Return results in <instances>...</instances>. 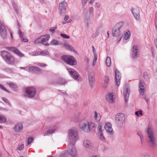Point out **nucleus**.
I'll return each mask as SVG.
<instances>
[{"mask_svg": "<svg viewBox=\"0 0 157 157\" xmlns=\"http://www.w3.org/2000/svg\"><path fill=\"white\" fill-rule=\"evenodd\" d=\"M69 144L74 145L78 140V132L75 128L70 129L68 131V136Z\"/></svg>", "mask_w": 157, "mask_h": 157, "instance_id": "1", "label": "nucleus"}, {"mask_svg": "<svg viewBox=\"0 0 157 157\" xmlns=\"http://www.w3.org/2000/svg\"><path fill=\"white\" fill-rule=\"evenodd\" d=\"M148 142L151 146L154 148L156 146V140L154 131L150 127H148L147 130Z\"/></svg>", "mask_w": 157, "mask_h": 157, "instance_id": "2", "label": "nucleus"}, {"mask_svg": "<svg viewBox=\"0 0 157 157\" xmlns=\"http://www.w3.org/2000/svg\"><path fill=\"white\" fill-rule=\"evenodd\" d=\"M36 91V89L32 87L25 88L23 90V95L25 97L32 98L35 96Z\"/></svg>", "mask_w": 157, "mask_h": 157, "instance_id": "3", "label": "nucleus"}, {"mask_svg": "<svg viewBox=\"0 0 157 157\" xmlns=\"http://www.w3.org/2000/svg\"><path fill=\"white\" fill-rule=\"evenodd\" d=\"M1 55L3 58L9 64H13L14 63V59L11 54L5 51H1Z\"/></svg>", "mask_w": 157, "mask_h": 157, "instance_id": "4", "label": "nucleus"}, {"mask_svg": "<svg viewBox=\"0 0 157 157\" xmlns=\"http://www.w3.org/2000/svg\"><path fill=\"white\" fill-rule=\"evenodd\" d=\"M123 25L122 22L117 24L113 28L112 34L113 36H116L122 35L121 34V27Z\"/></svg>", "mask_w": 157, "mask_h": 157, "instance_id": "5", "label": "nucleus"}, {"mask_svg": "<svg viewBox=\"0 0 157 157\" xmlns=\"http://www.w3.org/2000/svg\"><path fill=\"white\" fill-rule=\"evenodd\" d=\"M50 36V35L49 34H46L45 35L42 36L36 40L34 41V43L35 44L41 43L46 46H48L49 44L46 42L49 39Z\"/></svg>", "mask_w": 157, "mask_h": 157, "instance_id": "6", "label": "nucleus"}, {"mask_svg": "<svg viewBox=\"0 0 157 157\" xmlns=\"http://www.w3.org/2000/svg\"><path fill=\"white\" fill-rule=\"evenodd\" d=\"M125 119V115L123 113H118L115 116V121L116 124L118 126L123 125Z\"/></svg>", "mask_w": 157, "mask_h": 157, "instance_id": "7", "label": "nucleus"}, {"mask_svg": "<svg viewBox=\"0 0 157 157\" xmlns=\"http://www.w3.org/2000/svg\"><path fill=\"white\" fill-rule=\"evenodd\" d=\"M67 151V153L71 157H78L77 151L74 145L69 144Z\"/></svg>", "mask_w": 157, "mask_h": 157, "instance_id": "8", "label": "nucleus"}, {"mask_svg": "<svg viewBox=\"0 0 157 157\" xmlns=\"http://www.w3.org/2000/svg\"><path fill=\"white\" fill-rule=\"evenodd\" d=\"M62 59L65 62L70 65H75L77 63L75 59L72 56H64L62 57Z\"/></svg>", "mask_w": 157, "mask_h": 157, "instance_id": "9", "label": "nucleus"}, {"mask_svg": "<svg viewBox=\"0 0 157 157\" xmlns=\"http://www.w3.org/2000/svg\"><path fill=\"white\" fill-rule=\"evenodd\" d=\"M67 69L69 74L74 79L78 81L81 80V78L80 75L75 70L71 68H67Z\"/></svg>", "mask_w": 157, "mask_h": 157, "instance_id": "10", "label": "nucleus"}, {"mask_svg": "<svg viewBox=\"0 0 157 157\" xmlns=\"http://www.w3.org/2000/svg\"><path fill=\"white\" fill-rule=\"evenodd\" d=\"M67 6V3L65 1H63L59 3V8L60 14H63L66 13Z\"/></svg>", "mask_w": 157, "mask_h": 157, "instance_id": "11", "label": "nucleus"}, {"mask_svg": "<svg viewBox=\"0 0 157 157\" xmlns=\"http://www.w3.org/2000/svg\"><path fill=\"white\" fill-rule=\"evenodd\" d=\"M130 92V90L129 86L128 85H125L124 87L123 94L126 102H127L128 100Z\"/></svg>", "mask_w": 157, "mask_h": 157, "instance_id": "12", "label": "nucleus"}, {"mask_svg": "<svg viewBox=\"0 0 157 157\" xmlns=\"http://www.w3.org/2000/svg\"><path fill=\"white\" fill-rule=\"evenodd\" d=\"M139 50L138 47L134 46L131 50V57L133 59L137 58V56L139 54Z\"/></svg>", "mask_w": 157, "mask_h": 157, "instance_id": "13", "label": "nucleus"}, {"mask_svg": "<svg viewBox=\"0 0 157 157\" xmlns=\"http://www.w3.org/2000/svg\"><path fill=\"white\" fill-rule=\"evenodd\" d=\"M29 71L33 74H38L42 73L41 69L38 67L30 66L28 68Z\"/></svg>", "mask_w": 157, "mask_h": 157, "instance_id": "14", "label": "nucleus"}, {"mask_svg": "<svg viewBox=\"0 0 157 157\" xmlns=\"http://www.w3.org/2000/svg\"><path fill=\"white\" fill-rule=\"evenodd\" d=\"M140 10L139 8L136 7L132 9V12L134 18L137 20H139L140 18Z\"/></svg>", "mask_w": 157, "mask_h": 157, "instance_id": "15", "label": "nucleus"}, {"mask_svg": "<svg viewBox=\"0 0 157 157\" xmlns=\"http://www.w3.org/2000/svg\"><path fill=\"white\" fill-rule=\"evenodd\" d=\"M0 35L3 39H5L6 36L5 27L3 24L0 22Z\"/></svg>", "mask_w": 157, "mask_h": 157, "instance_id": "16", "label": "nucleus"}, {"mask_svg": "<svg viewBox=\"0 0 157 157\" xmlns=\"http://www.w3.org/2000/svg\"><path fill=\"white\" fill-rule=\"evenodd\" d=\"M88 78L89 84L91 87H92L95 85V78L94 76V74L93 73H90L88 75Z\"/></svg>", "mask_w": 157, "mask_h": 157, "instance_id": "17", "label": "nucleus"}, {"mask_svg": "<svg viewBox=\"0 0 157 157\" xmlns=\"http://www.w3.org/2000/svg\"><path fill=\"white\" fill-rule=\"evenodd\" d=\"M114 94L113 93H108L106 96V99L109 103H112L114 102Z\"/></svg>", "mask_w": 157, "mask_h": 157, "instance_id": "18", "label": "nucleus"}, {"mask_svg": "<svg viewBox=\"0 0 157 157\" xmlns=\"http://www.w3.org/2000/svg\"><path fill=\"white\" fill-rule=\"evenodd\" d=\"M7 49L13 52L17 55L19 57H22L24 56V55L21 53L18 50L14 47H9L6 48Z\"/></svg>", "mask_w": 157, "mask_h": 157, "instance_id": "19", "label": "nucleus"}, {"mask_svg": "<svg viewBox=\"0 0 157 157\" xmlns=\"http://www.w3.org/2000/svg\"><path fill=\"white\" fill-rule=\"evenodd\" d=\"M105 128L107 132L110 135H112L113 134V128L112 127V124L109 123H106L105 125Z\"/></svg>", "mask_w": 157, "mask_h": 157, "instance_id": "20", "label": "nucleus"}, {"mask_svg": "<svg viewBox=\"0 0 157 157\" xmlns=\"http://www.w3.org/2000/svg\"><path fill=\"white\" fill-rule=\"evenodd\" d=\"M116 83L117 86H119L120 84V80L121 79V76L120 72L116 69L115 71Z\"/></svg>", "mask_w": 157, "mask_h": 157, "instance_id": "21", "label": "nucleus"}, {"mask_svg": "<svg viewBox=\"0 0 157 157\" xmlns=\"http://www.w3.org/2000/svg\"><path fill=\"white\" fill-rule=\"evenodd\" d=\"M83 144L84 147L89 149H91L94 146L93 144L90 141L85 140L83 142Z\"/></svg>", "mask_w": 157, "mask_h": 157, "instance_id": "22", "label": "nucleus"}, {"mask_svg": "<svg viewBox=\"0 0 157 157\" xmlns=\"http://www.w3.org/2000/svg\"><path fill=\"white\" fill-rule=\"evenodd\" d=\"M144 83L142 81H140L139 84V92L141 95H143L144 94L145 89L144 86Z\"/></svg>", "mask_w": 157, "mask_h": 157, "instance_id": "23", "label": "nucleus"}, {"mask_svg": "<svg viewBox=\"0 0 157 157\" xmlns=\"http://www.w3.org/2000/svg\"><path fill=\"white\" fill-rule=\"evenodd\" d=\"M94 10L93 7L92 6L90 7L89 8V15L91 17L94 16ZM83 13L84 16H86L88 15L89 13L87 12L86 9H84L83 10Z\"/></svg>", "mask_w": 157, "mask_h": 157, "instance_id": "24", "label": "nucleus"}, {"mask_svg": "<svg viewBox=\"0 0 157 157\" xmlns=\"http://www.w3.org/2000/svg\"><path fill=\"white\" fill-rule=\"evenodd\" d=\"M19 29L18 30V34L19 35L20 38L21 39V41L22 42H26L28 41V40L26 38H23V33L21 32V26L18 24Z\"/></svg>", "mask_w": 157, "mask_h": 157, "instance_id": "25", "label": "nucleus"}, {"mask_svg": "<svg viewBox=\"0 0 157 157\" xmlns=\"http://www.w3.org/2000/svg\"><path fill=\"white\" fill-rule=\"evenodd\" d=\"M89 132L94 131L96 127V125L94 123L91 121L87 122Z\"/></svg>", "mask_w": 157, "mask_h": 157, "instance_id": "26", "label": "nucleus"}, {"mask_svg": "<svg viewBox=\"0 0 157 157\" xmlns=\"http://www.w3.org/2000/svg\"><path fill=\"white\" fill-rule=\"evenodd\" d=\"M15 131L16 132L21 131L23 129V126L21 123H19L16 124L14 128Z\"/></svg>", "mask_w": 157, "mask_h": 157, "instance_id": "27", "label": "nucleus"}, {"mask_svg": "<svg viewBox=\"0 0 157 157\" xmlns=\"http://www.w3.org/2000/svg\"><path fill=\"white\" fill-rule=\"evenodd\" d=\"M81 129L85 132H89L87 122L83 123L81 126Z\"/></svg>", "mask_w": 157, "mask_h": 157, "instance_id": "28", "label": "nucleus"}, {"mask_svg": "<svg viewBox=\"0 0 157 157\" xmlns=\"http://www.w3.org/2000/svg\"><path fill=\"white\" fill-rule=\"evenodd\" d=\"M94 117L95 121L97 122H98L100 120L101 117L99 113H97L95 111Z\"/></svg>", "mask_w": 157, "mask_h": 157, "instance_id": "29", "label": "nucleus"}, {"mask_svg": "<svg viewBox=\"0 0 157 157\" xmlns=\"http://www.w3.org/2000/svg\"><path fill=\"white\" fill-rule=\"evenodd\" d=\"M8 84L9 85L10 87L12 88L14 91H17V86L15 84L12 82H10Z\"/></svg>", "mask_w": 157, "mask_h": 157, "instance_id": "30", "label": "nucleus"}, {"mask_svg": "<svg viewBox=\"0 0 157 157\" xmlns=\"http://www.w3.org/2000/svg\"><path fill=\"white\" fill-rule=\"evenodd\" d=\"M124 36L123 39L124 40H128L130 37L131 36L130 32L128 31L125 32L124 34Z\"/></svg>", "mask_w": 157, "mask_h": 157, "instance_id": "31", "label": "nucleus"}, {"mask_svg": "<svg viewBox=\"0 0 157 157\" xmlns=\"http://www.w3.org/2000/svg\"><path fill=\"white\" fill-rule=\"evenodd\" d=\"M7 119L6 117L3 115H0V123H5L7 121Z\"/></svg>", "mask_w": 157, "mask_h": 157, "instance_id": "32", "label": "nucleus"}, {"mask_svg": "<svg viewBox=\"0 0 157 157\" xmlns=\"http://www.w3.org/2000/svg\"><path fill=\"white\" fill-rule=\"evenodd\" d=\"M3 70L9 73H13L14 72L13 69L7 67H5L3 69Z\"/></svg>", "mask_w": 157, "mask_h": 157, "instance_id": "33", "label": "nucleus"}, {"mask_svg": "<svg viewBox=\"0 0 157 157\" xmlns=\"http://www.w3.org/2000/svg\"><path fill=\"white\" fill-rule=\"evenodd\" d=\"M58 82L59 84L64 85L66 84V82L64 79L59 78L58 79Z\"/></svg>", "mask_w": 157, "mask_h": 157, "instance_id": "34", "label": "nucleus"}, {"mask_svg": "<svg viewBox=\"0 0 157 157\" xmlns=\"http://www.w3.org/2000/svg\"><path fill=\"white\" fill-rule=\"evenodd\" d=\"M98 135L100 139L102 140H105V138L102 132H101L100 131H99L98 132Z\"/></svg>", "mask_w": 157, "mask_h": 157, "instance_id": "35", "label": "nucleus"}, {"mask_svg": "<svg viewBox=\"0 0 157 157\" xmlns=\"http://www.w3.org/2000/svg\"><path fill=\"white\" fill-rule=\"evenodd\" d=\"M111 62L110 58L108 56L106 59V65L107 66L109 67L111 65Z\"/></svg>", "mask_w": 157, "mask_h": 157, "instance_id": "36", "label": "nucleus"}, {"mask_svg": "<svg viewBox=\"0 0 157 157\" xmlns=\"http://www.w3.org/2000/svg\"><path fill=\"white\" fill-rule=\"evenodd\" d=\"M40 55L44 56L48 55L49 54L48 52L46 50H44L43 51H40Z\"/></svg>", "mask_w": 157, "mask_h": 157, "instance_id": "37", "label": "nucleus"}, {"mask_svg": "<svg viewBox=\"0 0 157 157\" xmlns=\"http://www.w3.org/2000/svg\"><path fill=\"white\" fill-rule=\"evenodd\" d=\"M137 135L139 136L140 139L141 144H142L143 143V137L142 133L140 132H137Z\"/></svg>", "mask_w": 157, "mask_h": 157, "instance_id": "38", "label": "nucleus"}, {"mask_svg": "<svg viewBox=\"0 0 157 157\" xmlns=\"http://www.w3.org/2000/svg\"><path fill=\"white\" fill-rule=\"evenodd\" d=\"M144 77L146 80H148L150 78L149 75L146 72H144Z\"/></svg>", "mask_w": 157, "mask_h": 157, "instance_id": "39", "label": "nucleus"}, {"mask_svg": "<svg viewBox=\"0 0 157 157\" xmlns=\"http://www.w3.org/2000/svg\"><path fill=\"white\" fill-rule=\"evenodd\" d=\"M63 45L64 47L67 49L69 50H71L72 49L73 47L71 46V45L69 44L64 43Z\"/></svg>", "mask_w": 157, "mask_h": 157, "instance_id": "40", "label": "nucleus"}, {"mask_svg": "<svg viewBox=\"0 0 157 157\" xmlns=\"http://www.w3.org/2000/svg\"><path fill=\"white\" fill-rule=\"evenodd\" d=\"M56 127H54L52 129L48 130L47 132V134L45 135H48L49 134L54 133L56 130Z\"/></svg>", "mask_w": 157, "mask_h": 157, "instance_id": "41", "label": "nucleus"}, {"mask_svg": "<svg viewBox=\"0 0 157 157\" xmlns=\"http://www.w3.org/2000/svg\"><path fill=\"white\" fill-rule=\"evenodd\" d=\"M33 140V139L32 137H29L27 140L26 141V142L27 143V146L30 144L31 143H32Z\"/></svg>", "mask_w": 157, "mask_h": 157, "instance_id": "42", "label": "nucleus"}, {"mask_svg": "<svg viewBox=\"0 0 157 157\" xmlns=\"http://www.w3.org/2000/svg\"><path fill=\"white\" fill-rule=\"evenodd\" d=\"M59 44V41L56 40H53L51 42V44L52 45H57Z\"/></svg>", "mask_w": 157, "mask_h": 157, "instance_id": "43", "label": "nucleus"}, {"mask_svg": "<svg viewBox=\"0 0 157 157\" xmlns=\"http://www.w3.org/2000/svg\"><path fill=\"white\" fill-rule=\"evenodd\" d=\"M30 55L32 56H37L40 55V51L33 52H32Z\"/></svg>", "mask_w": 157, "mask_h": 157, "instance_id": "44", "label": "nucleus"}, {"mask_svg": "<svg viewBox=\"0 0 157 157\" xmlns=\"http://www.w3.org/2000/svg\"><path fill=\"white\" fill-rule=\"evenodd\" d=\"M13 7L14 9L15 10L16 12L17 13H18L19 12V10L18 8V7L17 6V5L15 3H13Z\"/></svg>", "mask_w": 157, "mask_h": 157, "instance_id": "45", "label": "nucleus"}, {"mask_svg": "<svg viewBox=\"0 0 157 157\" xmlns=\"http://www.w3.org/2000/svg\"><path fill=\"white\" fill-rule=\"evenodd\" d=\"M135 114L137 117H139L140 115H142L143 114L141 110L138 111L136 112Z\"/></svg>", "mask_w": 157, "mask_h": 157, "instance_id": "46", "label": "nucleus"}, {"mask_svg": "<svg viewBox=\"0 0 157 157\" xmlns=\"http://www.w3.org/2000/svg\"><path fill=\"white\" fill-rule=\"evenodd\" d=\"M2 99L4 102L10 105V103L9 102V101L7 99L4 97H2Z\"/></svg>", "mask_w": 157, "mask_h": 157, "instance_id": "47", "label": "nucleus"}, {"mask_svg": "<svg viewBox=\"0 0 157 157\" xmlns=\"http://www.w3.org/2000/svg\"><path fill=\"white\" fill-rule=\"evenodd\" d=\"M90 22V20L89 19H87L85 20V23L86 24V27H89V24Z\"/></svg>", "mask_w": 157, "mask_h": 157, "instance_id": "48", "label": "nucleus"}, {"mask_svg": "<svg viewBox=\"0 0 157 157\" xmlns=\"http://www.w3.org/2000/svg\"><path fill=\"white\" fill-rule=\"evenodd\" d=\"M60 35L62 37L64 38L68 39L70 38V36L66 34L61 33Z\"/></svg>", "mask_w": 157, "mask_h": 157, "instance_id": "49", "label": "nucleus"}, {"mask_svg": "<svg viewBox=\"0 0 157 157\" xmlns=\"http://www.w3.org/2000/svg\"><path fill=\"white\" fill-rule=\"evenodd\" d=\"M37 64L39 66L42 67H44L46 66V64L43 63H37Z\"/></svg>", "mask_w": 157, "mask_h": 157, "instance_id": "50", "label": "nucleus"}, {"mask_svg": "<svg viewBox=\"0 0 157 157\" xmlns=\"http://www.w3.org/2000/svg\"><path fill=\"white\" fill-rule=\"evenodd\" d=\"M0 88L2 90H4L7 93H9V91L6 89L2 85L0 84Z\"/></svg>", "mask_w": 157, "mask_h": 157, "instance_id": "51", "label": "nucleus"}, {"mask_svg": "<svg viewBox=\"0 0 157 157\" xmlns=\"http://www.w3.org/2000/svg\"><path fill=\"white\" fill-rule=\"evenodd\" d=\"M24 148V144H22L19 145L17 147V149L19 150H21L22 149Z\"/></svg>", "mask_w": 157, "mask_h": 157, "instance_id": "52", "label": "nucleus"}, {"mask_svg": "<svg viewBox=\"0 0 157 157\" xmlns=\"http://www.w3.org/2000/svg\"><path fill=\"white\" fill-rule=\"evenodd\" d=\"M57 29V26L56 25L55 26V27H52L50 29L49 31L51 32H52L53 33L54 31Z\"/></svg>", "mask_w": 157, "mask_h": 157, "instance_id": "53", "label": "nucleus"}, {"mask_svg": "<svg viewBox=\"0 0 157 157\" xmlns=\"http://www.w3.org/2000/svg\"><path fill=\"white\" fill-rule=\"evenodd\" d=\"M89 0H82V3L83 6H85L86 4Z\"/></svg>", "mask_w": 157, "mask_h": 157, "instance_id": "54", "label": "nucleus"}, {"mask_svg": "<svg viewBox=\"0 0 157 157\" xmlns=\"http://www.w3.org/2000/svg\"><path fill=\"white\" fill-rule=\"evenodd\" d=\"M109 78L108 76H105V77L104 82L105 83H108L109 82Z\"/></svg>", "mask_w": 157, "mask_h": 157, "instance_id": "55", "label": "nucleus"}, {"mask_svg": "<svg viewBox=\"0 0 157 157\" xmlns=\"http://www.w3.org/2000/svg\"><path fill=\"white\" fill-rule=\"evenodd\" d=\"M142 157H150V156L148 154L144 153L142 155Z\"/></svg>", "mask_w": 157, "mask_h": 157, "instance_id": "56", "label": "nucleus"}, {"mask_svg": "<svg viewBox=\"0 0 157 157\" xmlns=\"http://www.w3.org/2000/svg\"><path fill=\"white\" fill-rule=\"evenodd\" d=\"M122 34L120 35V36H116L118 37L117 39V40L118 42H119L121 40L122 38Z\"/></svg>", "mask_w": 157, "mask_h": 157, "instance_id": "57", "label": "nucleus"}, {"mask_svg": "<svg viewBox=\"0 0 157 157\" xmlns=\"http://www.w3.org/2000/svg\"><path fill=\"white\" fill-rule=\"evenodd\" d=\"M99 131H100L101 132H102V130L101 129V124H98V132Z\"/></svg>", "mask_w": 157, "mask_h": 157, "instance_id": "58", "label": "nucleus"}, {"mask_svg": "<svg viewBox=\"0 0 157 157\" xmlns=\"http://www.w3.org/2000/svg\"><path fill=\"white\" fill-rule=\"evenodd\" d=\"M0 110L8 111V109L6 108H4L0 106Z\"/></svg>", "mask_w": 157, "mask_h": 157, "instance_id": "59", "label": "nucleus"}, {"mask_svg": "<svg viewBox=\"0 0 157 157\" xmlns=\"http://www.w3.org/2000/svg\"><path fill=\"white\" fill-rule=\"evenodd\" d=\"M95 6L96 7L99 8L101 7V5L98 2H96L95 3Z\"/></svg>", "mask_w": 157, "mask_h": 157, "instance_id": "60", "label": "nucleus"}, {"mask_svg": "<svg viewBox=\"0 0 157 157\" xmlns=\"http://www.w3.org/2000/svg\"><path fill=\"white\" fill-rule=\"evenodd\" d=\"M59 91L60 92L63 93V94L65 95H67V93H66V92L65 91L63 90H59Z\"/></svg>", "mask_w": 157, "mask_h": 157, "instance_id": "61", "label": "nucleus"}, {"mask_svg": "<svg viewBox=\"0 0 157 157\" xmlns=\"http://www.w3.org/2000/svg\"><path fill=\"white\" fill-rule=\"evenodd\" d=\"M97 55L96 53H94V60H97Z\"/></svg>", "mask_w": 157, "mask_h": 157, "instance_id": "62", "label": "nucleus"}, {"mask_svg": "<svg viewBox=\"0 0 157 157\" xmlns=\"http://www.w3.org/2000/svg\"><path fill=\"white\" fill-rule=\"evenodd\" d=\"M69 17L68 15H66L64 17V21H66L69 18Z\"/></svg>", "mask_w": 157, "mask_h": 157, "instance_id": "63", "label": "nucleus"}, {"mask_svg": "<svg viewBox=\"0 0 157 157\" xmlns=\"http://www.w3.org/2000/svg\"><path fill=\"white\" fill-rule=\"evenodd\" d=\"M19 68L21 69H23L26 71L27 70V67H20Z\"/></svg>", "mask_w": 157, "mask_h": 157, "instance_id": "64", "label": "nucleus"}]
</instances>
